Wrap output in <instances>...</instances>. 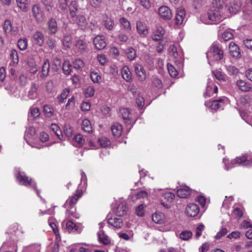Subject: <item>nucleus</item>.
<instances>
[{
  "label": "nucleus",
  "instance_id": "obj_1",
  "mask_svg": "<svg viewBox=\"0 0 252 252\" xmlns=\"http://www.w3.org/2000/svg\"><path fill=\"white\" fill-rule=\"evenodd\" d=\"M82 194V191L77 190L76 193L74 195L69 197L64 204L63 206L66 209V216L67 218L72 216L76 219L79 218L80 215L76 211L75 205L78 200L81 197Z\"/></svg>",
  "mask_w": 252,
  "mask_h": 252
},
{
  "label": "nucleus",
  "instance_id": "obj_2",
  "mask_svg": "<svg viewBox=\"0 0 252 252\" xmlns=\"http://www.w3.org/2000/svg\"><path fill=\"white\" fill-rule=\"evenodd\" d=\"M208 63L211 64L213 61H219L223 57V52L219 44L214 43L209 50L206 53Z\"/></svg>",
  "mask_w": 252,
  "mask_h": 252
},
{
  "label": "nucleus",
  "instance_id": "obj_3",
  "mask_svg": "<svg viewBox=\"0 0 252 252\" xmlns=\"http://www.w3.org/2000/svg\"><path fill=\"white\" fill-rule=\"evenodd\" d=\"M17 179L20 184L26 187H31L34 190H36V184L31 178L27 176L24 173L19 172L17 176Z\"/></svg>",
  "mask_w": 252,
  "mask_h": 252
},
{
  "label": "nucleus",
  "instance_id": "obj_4",
  "mask_svg": "<svg viewBox=\"0 0 252 252\" xmlns=\"http://www.w3.org/2000/svg\"><path fill=\"white\" fill-rule=\"evenodd\" d=\"M232 164H238L242 166H252V158H250L247 155L241 157H237L235 159L231 161Z\"/></svg>",
  "mask_w": 252,
  "mask_h": 252
},
{
  "label": "nucleus",
  "instance_id": "obj_5",
  "mask_svg": "<svg viewBox=\"0 0 252 252\" xmlns=\"http://www.w3.org/2000/svg\"><path fill=\"white\" fill-rule=\"evenodd\" d=\"M208 18L211 21L220 22L221 20L222 16L219 9L213 8L209 10L208 12Z\"/></svg>",
  "mask_w": 252,
  "mask_h": 252
},
{
  "label": "nucleus",
  "instance_id": "obj_6",
  "mask_svg": "<svg viewBox=\"0 0 252 252\" xmlns=\"http://www.w3.org/2000/svg\"><path fill=\"white\" fill-rule=\"evenodd\" d=\"M199 208L194 203L188 204L186 208V213L187 215L190 217H195L199 213Z\"/></svg>",
  "mask_w": 252,
  "mask_h": 252
},
{
  "label": "nucleus",
  "instance_id": "obj_7",
  "mask_svg": "<svg viewBox=\"0 0 252 252\" xmlns=\"http://www.w3.org/2000/svg\"><path fill=\"white\" fill-rule=\"evenodd\" d=\"M218 88L217 86L212 82H208V84L206 89V92L204 93L205 97H210L216 94Z\"/></svg>",
  "mask_w": 252,
  "mask_h": 252
},
{
  "label": "nucleus",
  "instance_id": "obj_8",
  "mask_svg": "<svg viewBox=\"0 0 252 252\" xmlns=\"http://www.w3.org/2000/svg\"><path fill=\"white\" fill-rule=\"evenodd\" d=\"M159 16L165 20H170L172 17V13L169 8L166 6H162L158 9Z\"/></svg>",
  "mask_w": 252,
  "mask_h": 252
},
{
  "label": "nucleus",
  "instance_id": "obj_9",
  "mask_svg": "<svg viewBox=\"0 0 252 252\" xmlns=\"http://www.w3.org/2000/svg\"><path fill=\"white\" fill-rule=\"evenodd\" d=\"M62 226L68 232H75L77 230L78 226L70 220H64L62 222Z\"/></svg>",
  "mask_w": 252,
  "mask_h": 252
},
{
  "label": "nucleus",
  "instance_id": "obj_10",
  "mask_svg": "<svg viewBox=\"0 0 252 252\" xmlns=\"http://www.w3.org/2000/svg\"><path fill=\"white\" fill-rule=\"evenodd\" d=\"M108 224L115 228H121L123 225V220L117 217H111L108 219Z\"/></svg>",
  "mask_w": 252,
  "mask_h": 252
},
{
  "label": "nucleus",
  "instance_id": "obj_11",
  "mask_svg": "<svg viewBox=\"0 0 252 252\" xmlns=\"http://www.w3.org/2000/svg\"><path fill=\"white\" fill-rule=\"evenodd\" d=\"M135 73L141 81H143L146 78V73L143 66L138 63H136L134 66Z\"/></svg>",
  "mask_w": 252,
  "mask_h": 252
},
{
  "label": "nucleus",
  "instance_id": "obj_12",
  "mask_svg": "<svg viewBox=\"0 0 252 252\" xmlns=\"http://www.w3.org/2000/svg\"><path fill=\"white\" fill-rule=\"evenodd\" d=\"M94 44L96 49L100 50L106 46V43L102 36L98 35L94 39Z\"/></svg>",
  "mask_w": 252,
  "mask_h": 252
},
{
  "label": "nucleus",
  "instance_id": "obj_13",
  "mask_svg": "<svg viewBox=\"0 0 252 252\" xmlns=\"http://www.w3.org/2000/svg\"><path fill=\"white\" fill-rule=\"evenodd\" d=\"M33 43L39 46H42L44 42V37L43 33L39 32L36 31L32 35Z\"/></svg>",
  "mask_w": 252,
  "mask_h": 252
},
{
  "label": "nucleus",
  "instance_id": "obj_14",
  "mask_svg": "<svg viewBox=\"0 0 252 252\" xmlns=\"http://www.w3.org/2000/svg\"><path fill=\"white\" fill-rule=\"evenodd\" d=\"M32 13L36 21L41 22L43 20V12L37 4H34L32 8Z\"/></svg>",
  "mask_w": 252,
  "mask_h": 252
},
{
  "label": "nucleus",
  "instance_id": "obj_15",
  "mask_svg": "<svg viewBox=\"0 0 252 252\" xmlns=\"http://www.w3.org/2000/svg\"><path fill=\"white\" fill-rule=\"evenodd\" d=\"M191 191L188 187L184 186L177 190V194L180 198H186L190 196Z\"/></svg>",
  "mask_w": 252,
  "mask_h": 252
},
{
  "label": "nucleus",
  "instance_id": "obj_16",
  "mask_svg": "<svg viewBox=\"0 0 252 252\" xmlns=\"http://www.w3.org/2000/svg\"><path fill=\"white\" fill-rule=\"evenodd\" d=\"M229 52L231 55L235 58L241 57L240 49L234 42H230L229 45Z\"/></svg>",
  "mask_w": 252,
  "mask_h": 252
},
{
  "label": "nucleus",
  "instance_id": "obj_17",
  "mask_svg": "<svg viewBox=\"0 0 252 252\" xmlns=\"http://www.w3.org/2000/svg\"><path fill=\"white\" fill-rule=\"evenodd\" d=\"M50 71V63L48 59L44 60L42 66L41 74L40 78L42 79L46 78L49 75Z\"/></svg>",
  "mask_w": 252,
  "mask_h": 252
},
{
  "label": "nucleus",
  "instance_id": "obj_18",
  "mask_svg": "<svg viewBox=\"0 0 252 252\" xmlns=\"http://www.w3.org/2000/svg\"><path fill=\"white\" fill-rule=\"evenodd\" d=\"M48 28L50 34H55L58 30V27L56 20L52 18H50L48 22Z\"/></svg>",
  "mask_w": 252,
  "mask_h": 252
},
{
  "label": "nucleus",
  "instance_id": "obj_19",
  "mask_svg": "<svg viewBox=\"0 0 252 252\" xmlns=\"http://www.w3.org/2000/svg\"><path fill=\"white\" fill-rule=\"evenodd\" d=\"M186 16V12L185 10L181 9H178L175 18V23L177 25H182L184 21Z\"/></svg>",
  "mask_w": 252,
  "mask_h": 252
},
{
  "label": "nucleus",
  "instance_id": "obj_20",
  "mask_svg": "<svg viewBox=\"0 0 252 252\" xmlns=\"http://www.w3.org/2000/svg\"><path fill=\"white\" fill-rule=\"evenodd\" d=\"M241 5L240 1L234 0L228 5L227 10L229 13L235 14L239 10Z\"/></svg>",
  "mask_w": 252,
  "mask_h": 252
},
{
  "label": "nucleus",
  "instance_id": "obj_21",
  "mask_svg": "<svg viewBox=\"0 0 252 252\" xmlns=\"http://www.w3.org/2000/svg\"><path fill=\"white\" fill-rule=\"evenodd\" d=\"M69 14L72 17H75L76 16V13L78 11V3L76 0H71L68 5Z\"/></svg>",
  "mask_w": 252,
  "mask_h": 252
},
{
  "label": "nucleus",
  "instance_id": "obj_22",
  "mask_svg": "<svg viewBox=\"0 0 252 252\" xmlns=\"http://www.w3.org/2000/svg\"><path fill=\"white\" fill-rule=\"evenodd\" d=\"M97 237L99 242L104 245H108L111 243V240L109 237L105 234L102 230H100L97 232Z\"/></svg>",
  "mask_w": 252,
  "mask_h": 252
},
{
  "label": "nucleus",
  "instance_id": "obj_23",
  "mask_svg": "<svg viewBox=\"0 0 252 252\" xmlns=\"http://www.w3.org/2000/svg\"><path fill=\"white\" fill-rule=\"evenodd\" d=\"M122 126L121 125L116 123L111 126V131L115 137H118L122 133Z\"/></svg>",
  "mask_w": 252,
  "mask_h": 252
},
{
  "label": "nucleus",
  "instance_id": "obj_24",
  "mask_svg": "<svg viewBox=\"0 0 252 252\" xmlns=\"http://www.w3.org/2000/svg\"><path fill=\"white\" fill-rule=\"evenodd\" d=\"M3 30L5 33H9L11 32H17L18 30L17 28H13L12 24L10 20H6L3 25Z\"/></svg>",
  "mask_w": 252,
  "mask_h": 252
},
{
  "label": "nucleus",
  "instance_id": "obj_25",
  "mask_svg": "<svg viewBox=\"0 0 252 252\" xmlns=\"http://www.w3.org/2000/svg\"><path fill=\"white\" fill-rule=\"evenodd\" d=\"M123 119L125 121L126 125H128L131 124V120L129 117L130 115V110L128 108H121L120 110Z\"/></svg>",
  "mask_w": 252,
  "mask_h": 252
},
{
  "label": "nucleus",
  "instance_id": "obj_26",
  "mask_svg": "<svg viewBox=\"0 0 252 252\" xmlns=\"http://www.w3.org/2000/svg\"><path fill=\"white\" fill-rule=\"evenodd\" d=\"M136 29L139 34L145 36L148 33V29L145 24L141 21L136 23Z\"/></svg>",
  "mask_w": 252,
  "mask_h": 252
},
{
  "label": "nucleus",
  "instance_id": "obj_27",
  "mask_svg": "<svg viewBox=\"0 0 252 252\" xmlns=\"http://www.w3.org/2000/svg\"><path fill=\"white\" fill-rule=\"evenodd\" d=\"M40 111L37 107H31L29 113V119L34 120L40 116Z\"/></svg>",
  "mask_w": 252,
  "mask_h": 252
},
{
  "label": "nucleus",
  "instance_id": "obj_28",
  "mask_svg": "<svg viewBox=\"0 0 252 252\" xmlns=\"http://www.w3.org/2000/svg\"><path fill=\"white\" fill-rule=\"evenodd\" d=\"M236 85L240 90L244 92L249 91L251 89L249 84L241 79L236 82Z\"/></svg>",
  "mask_w": 252,
  "mask_h": 252
},
{
  "label": "nucleus",
  "instance_id": "obj_29",
  "mask_svg": "<svg viewBox=\"0 0 252 252\" xmlns=\"http://www.w3.org/2000/svg\"><path fill=\"white\" fill-rule=\"evenodd\" d=\"M127 206L124 203L120 204L117 207L116 214L119 216H123L126 215L127 211Z\"/></svg>",
  "mask_w": 252,
  "mask_h": 252
},
{
  "label": "nucleus",
  "instance_id": "obj_30",
  "mask_svg": "<svg viewBox=\"0 0 252 252\" xmlns=\"http://www.w3.org/2000/svg\"><path fill=\"white\" fill-rule=\"evenodd\" d=\"M39 87V84L32 83L29 92V95L31 98L34 99L37 95V89Z\"/></svg>",
  "mask_w": 252,
  "mask_h": 252
},
{
  "label": "nucleus",
  "instance_id": "obj_31",
  "mask_svg": "<svg viewBox=\"0 0 252 252\" xmlns=\"http://www.w3.org/2000/svg\"><path fill=\"white\" fill-rule=\"evenodd\" d=\"M164 34V31L162 28H158L153 33L152 38L154 40L159 41L160 40Z\"/></svg>",
  "mask_w": 252,
  "mask_h": 252
},
{
  "label": "nucleus",
  "instance_id": "obj_32",
  "mask_svg": "<svg viewBox=\"0 0 252 252\" xmlns=\"http://www.w3.org/2000/svg\"><path fill=\"white\" fill-rule=\"evenodd\" d=\"M76 46L80 52H84L87 49V43L82 39H78L76 43Z\"/></svg>",
  "mask_w": 252,
  "mask_h": 252
},
{
  "label": "nucleus",
  "instance_id": "obj_33",
  "mask_svg": "<svg viewBox=\"0 0 252 252\" xmlns=\"http://www.w3.org/2000/svg\"><path fill=\"white\" fill-rule=\"evenodd\" d=\"M122 75L124 79L129 82L131 79V73L127 66H124L122 70Z\"/></svg>",
  "mask_w": 252,
  "mask_h": 252
},
{
  "label": "nucleus",
  "instance_id": "obj_34",
  "mask_svg": "<svg viewBox=\"0 0 252 252\" xmlns=\"http://www.w3.org/2000/svg\"><path fill=\"white\" fill-rule=\"evenodd\" d=\"M103 23L105 27L108 30H112L115 24L114 21L109 17L106 16L103 19Z\"/></svg>",
  "mask_w": 252,
  "mask_h": 252
},
{
  "label": "nucleus",
  "instance_id": "obj_35",
  "mask_svg": "<svg viewBox=\"0 0 252 252\" xmlns=\"http://www.w3.org/2000/svg\"><path fill=\"white\" fill-rule=\"evenodd\" d=\"M222 102V99L215 100L208 102H206L205 105L210 107L212 109H217L220 107V103Z\"/></svg>",
  "mask_w": 252,
  "mask_h": 252
},
{
  "label": "nucleus",
  "instance_id": "obj_36",
  "mask_svg": "<svg viewBox=\"0 0 252 252\" xmlns=\"http://www.w3.org/2000/svg\"><path fill=\"white\" fill-rule=\"evenodd\" d=\"M164 215L161 213H155L152 215V220L156 223L161 224L163 222Z\"/></svg>",
  "mask_w": 252,
  "mask_h": 252
},
{
  "label": "nucleus",
  "instance_id": "obj_37",
  "mask_svg": "<svg viewBox=\"0 0 252 252\" xmlns=\"http://www.w3.org/2000/svg\"><path fill=\"white\" fill-rule=\"evenodd\" d=\"M41 246L38 244L31 245L26 247L24 250L28 252H40Z\"/></svg>",
  "mask_w": 252,
  "mask_h": 252
},
{
  "label": "nucleus",
  "instance_id": "obj_38",
  "mask_svg": "<svg viewBox=\"0 0 252 252\" xmlns=\"http://www.w3.org/2000/svg\"><path fill=\"white\" fill-rule=\"evenodd\" d=\"M125 53L130 61L133 60L136 57L135 50L132 47H129L125 49Z\"/></svg>",
  "mask_w": 252,
  "mask_h": 252
},
{
  "label": "nucleus",
  "instance_id": "obj_39",
  "mask_svg": "<svg viewBox=\"0 0 252 252\" xmlns=\"http://www.w3.org/2000/svg\"><path fill=\"white\" fill-rule=\"evenodd\" d=\"M43 113L46 117L50 118L54 116V111L49 105H45L43 107Z\"/></svg>",
  "mask_w": 252,
  "mask_h": 252
},
{
  "label": "nucleus",
  "instance_id": "obj_40",
  "mask_svg": "<svg viewBox=\"0 0 252 252\" xmlns=\"http://www.w3.org/2000/svg\"><path fill=\"white\" fill-rule=\"evenodd\" d=\"M82 128L83 130L88 133L92 131V127L91 122L88 119H85L83 121L82 123Z\"/></svg>",
  "mask_w": 252,
  "mask_h": 252
},
{
  "label": "nucleus",
  "instance_id": "obj_41",
  "mask_svg": "<svg viewBox=\"0 0 252 252\" xmlns=\"http://www.w3.org/2000/svg\"><path fill=\"white\" fill-rule=\"evenodd\" d=\"M72 66L70 64L68 61H65L63 65V72L64 74L66 75H68L70 74L72 69H71Z\"/></svg>",
  "mask_w": 252,
  "mask_h": 252
},
{
  "label": "nucleus",
  "instance_id": "obj_42",
  "mask_svg": "<svg viewBox=\"0 0 252 252\" xmlns=\"http://www.w3.org/2000/svg\"><path fill=\"white\" fill-rule=\"evenodd\" d=\"M76 23L82 28L85 27L87 25L86 19L83 15H79L77 17Z\"/></svg>",
  "mask_w": 252,
  "mask_h": 252
},
{
  "label": "nucleus",
  "instance_id": "obj_43",
  "mask_svg": "<svg viewBox=\"0 0 252 252\" xmlns=\"http://www.w3.org/2000/svg\"><path fill=\"white\" fill-rule=\"evenodd\" d=\"M192 233L190 231L185 230L182 231L179 235L180 238L183 240H188L191 237Z\"/></svg>",
  "mask_w": 252,
  "mask_h": 252
},
{
  "label": "nucleus",
  "instance_id": "obj_44",
  "mask_svg": "<svg viewBox=\"0 0 252 252\" xmlns=\"http://www.w3.org/2000/svg\"><path fill=\"white\" fill-rule=\"evenodd\" d=\"M168 52L171 57L176 59L178 57V53L176 47L174 45H171L169 46Z\"/></svg>",
  "mask_w": 252,
  "mask_h": 252
},
{
  "label": "nucleus",
  "instance_id": "obj_45",
  "mask_svg": "<svg viewBox=\"0 0 252 252\" xmlns=\"http://www.w3.org/2000/svg\"><path fill=\"white\" fill-rule=\"evenodd\" d=\"M18 6L23 11L28 10L27 0H16Z\"/></svg>",
  "mask_w": 252,
  "mask_h": 252
},
{
  "label": "nucleus",
  "instance_id": "obj_46",
  "mask_svg": "<svg viewBox=\"0 0 252 252\" xmlns=\"http://www.w3.org/2000/svg\"><path fill=\"white\" fill-rule=\"evenodd\" d=\"M212 4L214 7L220 9L225 5V0H213Z\"/></svg>",
  "mask_w": 252,
  "mask_h": 252
},
{
  "label": "nucleus",
  "instance_id": "obj_47",
  "mask_svg": "<svg viewBox=\"0 0 252 252\" xmlns=\"http://www.w3.org/2000/svg\"><path fill=\"white\" fill-rule=\"evenodd\" d=\"M120 22L124 29L126 30L130 31L131 25L127 19L125 18H121L120 19Z\"/></svg>",
  "mask_w": 252,
  "mask_h": 252
},
{
  "label": "nucleus",
  "instance_id": "obj_48",
  "mask_svg": "<svg viewBox=\"0 0 252 252\" xmlns=\"http://www.w3.org/2000/svg\"><path fill=\"white\" fill-rule=\"evenodd\" d=\"M59 8L62 11H65L68 6V0H57Z\"/></svg>",
  "mask_w": 252,
  "mask_h": 252
},
{
  "label": "nucleus",
  "instance_id": "obj_49",
  "mask_svg": "<svg viewBox=\"0 0 252 252\" xmlns=\"http://www.w3.org/2000/svg\"><path fill=\"white\" fill-rule=\"evenodd\" d=\"M228 73L231 75H236L239 73V69L234 66L228 65L226 66Z\"/></svg>",
  "mask_w": 252,
  "mask_h": 252
},
{
  "label": "nucleus",
  "instance_id": "obj_50",
  "mask_svg": "<svg viewBox=\"0 0 252 252\" xmlns=\"http://www.w3.org/2000/svg\"><path fill=\"white\" fill-rule=\"evenodd\" d=\"M163 199L168 202H171L175 198V194L171 192H166L162 194Z\"/></svg>",
  "mask_w": 252,
  "mask_h": 252
},
{
  "label": "nucleus",
  "instance_id": "obj_51",
  "mask_svg": "<svg viewBox=\"0 0 252 252\" xmlns=\"http://www.w3.org/2000/svg\"><path fill=\"white\" fill-rule=\"evenodd\" d=\"M18 47L21 50H25L28 45V42L26 39H20L17 43Z\"/></svg>",
  "mask_w": 252,
  "mask_h": 252
},
{
  "label": "nucleus",
  "instance_id": "obj_52",
  "mask_svg": "<svg viewBox=\"0 0 252 252\" xmlns=\"http://www.w3.org/2000/svg\"><path fill=\"white\" fill-rule=\"evenodd\" d=\"M167 69L171 77H175L177 76L178 71L172 64L168 63Z\"/></svg>",
  "mask_w": 252,
  "mask_h": 252
},
{
  "label": "nucleus",
  "instance_id": "obj_53",
  "mask_svg": "<svg viewBox=\"0 0 252 252\" xmlns=\"http://www.w3.org/2000/svg\"><path fill=\"white\" fill-rule=\"evenodd\" d=\"M73 65L75 69H79L83 67L84 63L82 60L79 59L73 62Z\"/></svg>",
  "mask_w": 252,
  "mask_h": 252
},
{
  "label": "nucleus",
  "instance_id": "obj_54",
  "mask_svg": "<svg viewBox=\"0 0 252 252\" xmlns=\"http://www.w3.org/2000/svg\"><path fill=\"white\" fill-rule=\"evenodd\" d=\"M10 58L12 60L14 63H17L19 61V58L17 52L15 49H12L10 53Z\"/></svg>",
  "mask_w": 252,
  "mask_h": 252
},
{
  "label": "nucleus",
  "instance_id": "obj_55",
  "mask_svg": "<svg viewBox=\"0 0 252 252\" xmlns=\"http://www.w3.org/2000/svg\"><path fill=\"white\" fill-rule=\"evenodd\" d=\"M73 140L79 145V146H82L85 143V139L81 134H77L75 135L73 138Z\"/></svg>",
  "mask_w": 252,
  "mask_h": 252
},
{
  "label": "nucleus",
  "instance_id": "obj_56",
  "mask_svg": "<svg viewBox=\"0 0 252 252\" xmlns=\"http://www.w3.org/2000/svg\"><path fill=\"white\" fill-rule=\"evenodd\" d=\"M152 84L155 87L158 89H160L162 87L161 81L157 77L155 76L153 77Z\"/></svg>",
  "mask_w": 252,
  "mask_h": 252
},
{
  "label": "nucleus",
  "instance_id": "obj_57",
  "mask_svg": "<svg viewBox=\"0 0 252 252\" xmlns=\"http://www.w3.org/2000/svg\"><path fill=\"white\" fill-rule=\"evenodd\" d=\"M71 38L69 35H65L63 39V44L64 47L69 48L71 44Z\"/></svg>",
  "mask_w": 252,
  "mask_h": 252
},
{
  "label": "nucleus",
  "instance_id": "obj_58",
  "mask_svg": "<svg viewBox=\"0 0 252 252\" xmlns=\"http://www.w3.org/2000/svg\"><path fill=\"white\" fill-rule=\"evenodd\" d=\"M94 89L93 86H89L85 91V94L86 97H92L94 95Z\"/></svg>",
  "mask_w": 252,
  "mask_h": 252
},
{
  "label": "nucleus",
  "instance_id": "obj_59",
  "mask_svg": "<svg viewBox=\"0 0 252 252\" xmlns=\"http://www.w3.org/2000/svg\"><path fill=\"white\" fill-rule=\"evenodd\" d=\"M69 93V91L67 89H64L62 93H61V95L59 96L58 99L60 101V102L62 103L63 102L64 100L66 99L67 95H68Z\"/></svg>",
  "mask_w": 252,
  "mask_h": 252
},
{
  "label": "nucleus",
  "instance_id": "obj_60",
  "mask_svg": "<svg viewBox=\"0 0 252 252\" xmlns=\"http://www.w3.org/2000/svg\"><path fill=\"white\" fill-rule=\"evenodd\" d=\"M233 38V34L229 31H225L222 34V38L224 41H227Z\"/></svg>",
  "mask_w": 252,
  "mask_h": 252
},
{
  "label": "nucleus",
  "instance_id": "obj_61",
  "mask_svg": "<svg viewBox=\"0 0 252 252\" xmlns=\"http://www.w3.org/2000/svg\"><path fill=\"white\" fill-rule=\"evenodd\" d=\"M90 77L94 83H98L101 79V76L96 72H92Z\"/></svg>",
  "mask_w": 252,
  "mask_h": 252
},
{
  "label": "nucleus",
  "instance_id": "obj_62",
  "mask_svg": "<svg viewBox=\"0 0 252 252\" xmlns=\"http://www.w3.org/2000/svg\"><path fill=\"white\" fill-rule=\"evenodd\" d=\"M213 73L217 79L220 81L224 80V75L220 71L218 70H214Z\"/></svg>",
  "mask_w": 252,
  "mask_h": 252
},
{
  "label": "nucleus",
  "instance_id": "obj_63",
  "mask_svg": "<svg viewBox=\"0 0 252 252\" xmlns=\"http://www.w3.org/2000/svg\"><path fill=\"white\" fill-rule=\"evenodd\" d=\"M98 142L99 145L103 147H105L109 145L110 144L109 140L106 137H102L101 138H99L98 139Z\"/></svg>",
  "mask_w": 252,
  "mask_h": 252
},
{
  "label": "nucleus",
  "instance_id": "obj_64",
  "mask_svg": "<svg viewBox=\"0 0 252 252\" xmlns=\"http://www.w3.org/2000/svg\"><path fill=\"white\" fill-rule=\"evenodd\" d=\"M51 129L54 132L55 134L58 137V138L61 139L60 136L62 132L60 130L59 127L56 124H52L51 126Z\"/></svg>",
  "mask_w": 252,
  "mask_h": 252
}]
</instances>
